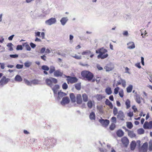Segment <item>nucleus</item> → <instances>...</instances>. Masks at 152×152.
I'll list each match as a JSON object with an SVG mask.
<instances>
[{"label":"nucleus","instance_id":"obj_1","mask_svg":"<svg viewBox=\"0 0 152 152\" xmlns=\"http://www.w3.org/2000/svg\"><path fill=\"white\" fill-rule=\"evenodd\" d=\"M107 52V50L104 48H102L96 50V53H99V54L97 56L98 58L103 59L107 57L108 56V54L106 53Z\"/></svg>","mask_w":152,"mask_h":152},{"label":"nucleus","instance_id":"obj_2","mask_svg":"<svg viewBox=\"0 0 152 152\" xmlns=\"http://www.w3.org/2000/svg\"><path fill=\"white\" fill-rule=\"evenodd\" d=\"M81 75L83 77L86 78L88 80H91L94 76L91 73L87 71H83L81 72Z\"/></svg>","mask_w":152,"mask_h":152},{"label":"nucleus","instance_id":"obj_3","mask_svg":"<svg viewBox=\"0 0 152 152\" xmlns=\"http://www.w3.org/2000/svg\"><path fill=\"white\" fill-rule=\"evenodd\" d=\"M45 82L47 85L50 86V87H52V86H53V84L56 83H57V79L55 78L50 77L46 79Z\"/></svg>","mask_w":152,"mask_h":152},{"label":"nucleus","instance_id":"obj_4","mask_svg":"<svg viewBox=\"0 0 152 152\" xmlns=\"http://www.w3.org/2000/svg\"><path fill=\"white\" fill-rule=\"evenodd\" d=\"M47 140L49 144L51 146H54L56 143V140L53 137H47Z\"/></svg>","mask_w":152,"mask_h":152},{"label":"nucleus","instance_id":"obj_5","mask_svg":"<svg viewBox=\"0 0 152 152\" xmlns=\"http://www.w3.org/2000/svg\"><path fill=\"white\" fill-rule=\"evenodd\" d=\"M63 77H66L68 78L67 79V81L68 83H73L76 82L77 81V79L75 77H71L69 76H67L64 75L63 76Z\"/></svg>","mask_w":152,"mask_h":152},{"label":"nucleus","instance_id":"obj_6","mask_svg":"<svg viewBox=\"0 0 152 152\" xmlns=\"http://www.w3.org/2000/svg\"><path fill=\"white\" fill-rule=\"evenodd\" d=\"M10 80V79L6 78L5 76H3L0 80V86H4L7 84Z\"/></svg>","mask_w":152,"mask_h":152},{"label":"nucleus","instance_id":"obj_7","mask_svg":"<svg viewBox=\"0 0 152 152\" xmlns=\"http://www.w3.org/2000/svg\"><path fill=\"white\" fill-rule=\"evenodd\" d=\"M56 21V18H51L45 21V23L48 25L50 26L52 24H55Z\"/></svg>","mask_w":152,"mask_h":152},{"label":"nucleus","instance_id":"obj_8","mask_svg":"<svg viewBox=\"0 0 152 152\" xmlns=\"http://www.w3.org/2000/svg\"><path fill=\"white\" fill-rule=\"evenodd\" d=\"M99 122L103 127H107L109 124V121L106 119H101L99 120Z\"/></svg>","mask_w":152,"mask_h":152},{"label":"nucleus","instance_id":"obj_9","mask_svg":"<svg viewBox=\"0 0 152 152\" xmlns=\"http://www.w3.org/2000/svg\"><path fill=\"white\" fill-rule=\"evenodd\" d=\"M54 96H56L58 90L59 88V86L58 85H55L53 87L52 86V87H51Z\"/></svg>","mask_w":152,"mask_h":152},{"label":"nucleus","instance_id":"obj_10","mask_svg":"<svg viewBox=\"0 0 152 152\" xmlns=\"http://www.w3.org/2000/svg\"><path fill=\"white\" fill-rule=\"evenodd\" d=\"M148 148V144L146 142L144 143L140 148V150L141 152H145L147 151Z\"/></svg>","mask_w":152,"mask_h":152},{"label":"nucleus","instance_id":"obj_11","mask_svg":"<svg viewBox=\"0 0 152 152\" xmlns=\"http://www.w3.org/2000/svg\"><path fill=\"white\" fill-rule=\"evenodd\" d=\"M145 129H150L152 128V121H150L149 123L145 122L143 126Z\"/></svg>","mask_w":152,"mask_h":152},{"label":"nucleus","instance_id":"obj_12","mask_svg":"<svg viewBox=\"0 0 152 152\" xmlns=\"http://www.w3.org/2000/svg\"><path fill=\"white\" fill-rule=\"evenodd\" d=\"M69 99L68 97H64L61 102V105H64L66 104H67L69 102Z\"/></svg>","mask_w":152,"mask_h":152},{"label":"nucleus","instance_id":"obj_13","mask_svg":"<svg viewBox=\"0 0 152 152\" xmlns=\"http://www.w3.org/2000/svg\"><path fill=\"white\" fill-rule=\"evenodd\" d=\"M117 117L118 119L121 121H124V118L125 117V116L123 112L121 111H119Z\"/></svg>","mask_w":152,"mask_h":152},{"label":"nucleus","instance_id":"obj_14","mask_svg":"<svg viewBox=\"0 0 152 152\" xmlns=\"http://www.w3.org/2000/svg\"><path fill=\"white\" fill-rule=\"evenodd\" d=\"M121 142L125 146H127L129 143V140L126 137H124L121 140Z\"/></svg>","mask_w":152,"mask_h":152},{"label":"nucleus","instance_id":"obj_15","mask_svg":"<svg viewBox=\"0 0 152 152\" xmlns=\"http://www.w3.org/2000/svg\"><path fill=\"white\" fill-rule=\"evenodd\" d=\"M76 100L77 104H80L82 103V100L81 94H78L77 95Z\"/></svg>","mask_w":152,"mask_h":152},{"label":"nucleus","instance_id":"obj_16","mask_svg":"<svg viewBox=\"0 0 152 152\" xmlns=\"http://www.w3.org/2000/svg\"><path fill=\"white\" fill-rule=\"evenodd\" d=\"M68 20V18L67 17H63L60 20L61 25L64 26L65 25L67 22Z\"/></svg>","mask_w":152,"mask_h":152},{"label":"nucleus","instance_id":"obj_17","mask_svg":"<svg viewBox=\"0 0 152 152\" xmlns=\"http://www.w3.org/2000/svg\"><path fill=\"white\" fill-rule=\"evenodd\" d=\"M57 94H58V97L57 98V99L58 100H60L61 97L64 96H66V94L65 93L61 91L58 92Z\"/></svg>","mask_w":152,"mask_h":152},{"label":"nucleus","instance_id":"obj_18","mask_svg":"<svg viewBox=\"0 0 152 152\" xmlns=\"http://www.w3.org/2000/svg\"><path fill=\"white\" fill-rule=\"evenodd\" d=\"M128 48L129 49H133L135 48V45L133 42H130L127 44Z\"/></svg>","mask_w":152,"mask_h":152},{"label":"nucleus","instance_id":"obj_19","mask_svg":"<svg viewBox=\"0 0 152 152\" xmlns=\"http://www.w3.org/2000/svg\"><path fill=\"white\" fill-rule=\"evenodd\" d=\"M142 99V98L140 96L136 95L135 96V99L136 102L138 104H140L141 102V100Z\"/></svg>","mask_w":152,"mask_h":152},{"label":"nucleus","instance_id":"obj_20","mask_svg":"<svg viewBox=\"0 0 152 152\" xmlns=\"http://www.w3.org/2000/svg\"><path fill=\"white\" fill-rule=\"evenodd\" d=\"M14 79L15 81L18 82H21L23 80L21 77L18 75H17L15 76Z\"/></svg>","mask_w":152,"mask_h":152},{"label":"nucleus","instance_id":"obj_21","mask_svg":"<svg viewBox=\"0 0 152 152\" xmlns=\"http://www.w3.org/2000/svg\"><path fill=\"white\" fill-rule=\"evenodd\" d=\"M117 135L119 137H121L124 135V132L121 129L118 130L116 132Z\"/></svg>","mask_w":152,"mask_h":152},{"label":"nucleus","instance_id":"obj_22","mask_svg":"<svg viewBox=\"0 0 152 152\" xmlns=\"http://www.w3.org/2000/svg\"><path fill=\"white\" fill-rule=\"evenodd\" d=\"M136 143L135 141H132L130 144L131 149L132 150H133L134 149L136 146Z\"/></svg>","mask_w":152,"mask_h":152},{"label":"nucleus","instance_id":"obj_23","mask_svg":"<svg viewBox=\"0 0 152 152\" xmlns=\"http://www.w3.org/2000/svg\"><path fill=\"white\" fill-rule=\"evenodd\" d=\"M63 73L59 70H57L54 72V75L56 77L61 76H62Z\"/></svg>","mask_w":152,"mask_h":152},{"label":"nucleus","instance_id":"obj_24","mask_svg":"<svg viewBox=\"0 0 152 152\" xmlns=\"http://www.w3.org/2000/svg\"><path fill=\"white\" fill-rule=\"evenodd\" d=\"M82 98L84 102H86L88 101V96L86 94L84 93L82 94Z\"/></svg>","mask_w":152,"mask_h":152},{"label":"nucleus","instance_id":"obj_25","mask_svg":"<svg viewBox=\"0 0 152 152\" xmlns=\"http://www.w3.org/2000/svg\"><path fill=\"white\" fill-rule=\"evenodd\" d=\"M131 102L129 99L126 100L125 102V104L126 106V108L127 109H129L131 107Z\"/></svg>","mask_w":152,"mask_h":152},{"label":"nucleus","instance_id":"obj_26","mask_svg":"<svg viewBox=\"0 0 152 152\" xmlns=\"http://www.w3.org/2000/svg\"><path fill=\"white\" fill-rule=\"evenodd\" d=\"M69 96L71 99L72 102H75L76 101L75 97L74 95V94L72 93H70L69 95Z\"/></svg>","mask_w":152,"mask_h":152},{"label":"nucleus","instance_id":"obj_27","mask_svg":"<svg viewBox=\"0 0 152 152\" xmlns=\"http://www.w3.org/2000/svg\"><path fill=\"white\" fill-rule=\"evenodd\" d=\"M105 103L106 104L108 105L110 108L111 109L113 108V105L111 102H110L108 99H106L105 101Z\"/></svg>","mask_w":152,"mask_h":152},{"label":"nucleus","instance_id":"obj_28","mask_svg":"<svg viewBox=\"0 0 152 152\" xmlns=\"http://www.w3.org/2000/svg\"><path fill=\"white\" fill-rule=\"evenodd\" d=\"M106 93L108 95H110L112 93V91L111 88L109 87H107L106 88L105 90Z\"/></svg>","mask_w":152,"mask_h":152},{"label":"nucleus","instance_id":"obj_29","mask_svg":"<svg viewBox=\"0 0 152 152\" xmlns=\"http://www.w3.org/2000/svg\"><path fill=\"white\" fill-rule=\"evenodd\" d=\"M93 103V102L91 100L88 101L87 103V105L89 108L91 109L92 108Z\"/></svg>","mask_w":152,"mask_h":152},{"label":"nucleus","instance_id":"obj_30","mask_svg":"<svg viewBox=\"0 0 152 152\" xmlns=\"http://www.w3.org/2000/svg\"><path fill=\"white\" fill-rule=\"evenodd\" d=\"M95 97L99 101H100L103 98H104V96H103L101 94H97L95 96Z\"/></svg>","mask_w":152,"mask_h":152},{"label":"nucleus","instance_id":"obj_31","mask_svg":"<svg viewBox=\"0 0 152 152\" xmlns=\"http://www.w3.org/2000/svg\"><path fill=\"white\" fill-rule=\"evenodd\" d=\"M89 118L91 120H94L95 119V114L94 112H92L90 114Z\"/></svg>","mask_w":152,"mask_h":152},{"label":"nucleus","instance_id":"obj_32","mask_svg":"<svg viewBox=\"0 0 152 152\" xmlns=\"http://www.w3.org/2000/svg\"><path fill=\"white\" fill-rule=\"evenodd\" d=\"M133 89V86L132 85H130L126 88V91L127 93L131 92Z\"/></svg>","mask_w":152,"mask_h":152},{"label":"nucleus","instance_id":"obj_33","mask_svg":"<svg viewBox=\"0 0 152 152\" xmlns=\"http://www.w3.org/2000/svg\"><path fill=\"white\" fill-rule=\"evenodd\" d=\"M126 126L129 129H131L133 127V125L132 123L130 122H127L126 123Z\"/></svg>","mask_w":152,"mask_h":152},{"label":"nucleus","instance_id":"obj_34","mask_svg":"<svg viewBox=\"0 0 152 152\" xmlns=\"http://www.w3.org/2000/svg\"><path fill=\"white\" fill-rule=\"evenodd\" d=\"M129 136L131 137H134L136 136L135 134L133 132L130 131L128 133Z\"/></svg>","mask_w":152,"mask_h":152},{"label":"nucleus","instance_id":"obj_35","mask_svg":"<svg viewBox=\"0 0 152 152\" xmlns=\"http://www.w3.org/2000/svg\"><path fill=\"white\" fill-rule=\"evenodd\" d=\"M72 56L75 59L78 60L81 59L82 58L81 56L80 55H78L76 54H75L74 56Z\"/></svg>","mask_w":152,"mask_h":152},{"label":"nucleus","instance_id":"obj_36","mask_svg":"<svg viewBox=\"0 0 152 152\" xmlns=\"http://www.w3.org/2000/svg\"><path fill=\"white\" fill-rule=\"evenodd\" d=\"M91 52L90 50H86L85 51L83 52L82 53V54L83 55H87L89 54H91Z\"/></svg>","mask_w":152,"mask_h":152},{"label":"nucleus","instance_id":"obj_37","mask_svg":"<svg viewBox=\"0 0 152 152\" xmlns=\"http://www.w3.org/2000/svg\"><path fill=\"white\" fill-rule=\"evenodd\" d=\"M120 88L118 87H117L115 88L114 89V93L115 94H118V93L119 92V91L120 90Z\"/></svg>","mask_w":152,"mask_h":152},{"label":"nucleus","instance_id":"obj_38","mask_svg":"<svg viewBox=\"0 0 152 152\" xmlns=\"http://www.w3.org/2000/svg\"><path fill=\"white\" fill-rule=\"evenodd\" d=\"M119 95L121 98H122L124 96V91L122 89H120L119 92Z\"/></svg>","mask_w":152,"mask_h":152},{"label":"nucleus","instance_id":"obj_39","mask_svg":"<svg viewBox=\"0 0 152 152\" xmlns=\"http://www.w3.org/2000/svg\"><path fill=\"white\" fill-rule=\"evenodd\" d=\"M24 81L25 83L27 85L31 86V82L29 81L28 80L26 79H24Z\"/></svg>","mask_w":152,"mask_h":152},{"label":"nucleus","instance_id":"obj_40","mask_svg":"<svg viewBox=\"0 0 152 152\" xmlns=\"http://www.w3.org/2000/svg\"><path fill=\"white\" fill-rule=\"evenodd\" d=\"M121 81L122 86L124 88L126 86V82L125 80L121 79Z\"/></svg>","mask_w":152,"mask_h":152},{"label":"nucleus","instance_id":"obj_41","mask_svg":"<svg viewBox=\"0 0 152 152\" xmlns=\"http://www.w3.org/2000/svg\"><path fill=\"white\" fill-rule=\"evenodd\" d=\"M97 108L98 111L100 113H103V110H102V107L101 106H97Z\"/></svg>","mask_w":152,"mask_h":152},{"label":"nucleus","instance_id":"obj_42","mask_svg":"<svg viewBox=\"0 0 152 152\" xmlns=\"http://www.w3.org/2000/svg\"><path fill=\"white\" fill-rule=\"evenodd\" d=\"M39 81L37 80H34L31 81V84H38L39 83Z\"/></svg>","mask_w":152,"mask_h":152},{"label":"nucleus","instance_id":"obj_43","mask_svg":"<svg viewBox=\"0 0 152 152\" xmlns=\"http://www.w3.org/2000/svg\"><path fill=\"white\" fill-rule=\"evenodd\" d=\"M42 68L43 70H45L44 71V73L45 74L47 75L48 74V73L46 71H48L49 70V68L48 67H42Z\"/></svg>","mask_w":152,"mask_h":152},{"label":"nucleus","instance_id":"obj_44","mask_svg":"<svg viewBox=\"0 0 152 152\" xmlns=\"http://www.w3.org/2000/svg\"><path fill=\"white\" fill-rule=\"evenodd\" d=\"M75 87L77 90H80L81 88V85L80 83H77L75 84Z\"/></svg>","mask_w":152,"mask_h":152},{"label":"nucleus","instance_id":"obj_45","mask_svg":"<svg viewBox=\"0 0 152 152\" xmlns=\"http://www.w3.org/2000/svg\"><path fill=\"white\" fill-rule=\"evenodd\" d=\"M24 44H26L25 47L26 49V50L28 51H30L31 50V48L29 45L28 44H27L26 43L23 44V45L24 46Z\"/></svg>","mask_w":152,"mask_h":152},{"label":"nucleus","instance_id":"obj_46","mask_svg":"<svg viewBox=\"0 0 152 152\" xmlns=\"http://www.w3.org/2000/svg\"><path fill=\"white\" fill-rule=\"evenodd\" d=\"M149 150L150 151L152 150V140H151L149 141Z\"/></svg>","mask_w":152,"mask_h":152},{"label":"nucleus","instance_id":"obj_47","mask_svg":"<svg viewBox=\"0 0 152 152\" xmlns=\"http://www.w3.org/2000/svg\"><path fill=\"white\" fill-rule=\"evenodd\" d=\"M138 132L140 134H143L144 132V130L142 129H140L138 130Z\"/></svg>","mask_w":152,"mask_h":152},{"label":"nucleus","instance_id":"obj_48","mask_svg":"<svg viewBox=\"0 0 152 152\" xmlns=\"http://www.w3.org/2000/svg\"><path fill=\"white\" fill-rule=\"evenodd\" d=\"M62 87L63 89H66L68 88V85L66 83H65L62 85Z\"/></svg>","mask_w":152,"mask_h":152},{"label":"nucleus","instance_id":"obj_49","mask_svg":"<svg viewBox=\"0 0 152 152\" xmlns=\"http://www.w3.org/2000/svg\"><path fill=\"white\" fill-rule=\"evenodd\" d=\"M123 35L125 37H128L129 36V34L127 31H124L123 33Z\"/></svg>","mask_w":152,"mask_h":152},{"label":"nucleus","instance_id":"obj_50","mask_svg":"<svg viewBox=\"0 0 152 152\" xmlns=\"http://www.w3.org/2000/svg\"><path fill=\"white\" fill-rule=\"evenodd\" d=\"M104 69L106 72L111 71L113 69L112 67H104Z\"/></svg>","mask_w":152,"mask_h":152},{"label":"nucleus","instance_id":"obj_51","mask_svg":"<svg viewBox=\"0 0 152 152\" xmlns=\"http://www.w3.org/2000/svg\"><path fill=\"white\" fill-rule=\"evenodd\" d=\"M115 127V125L114 124H112L110 126V129L111 130H113Z\"/></svg>","mask_w":152,"mask_h":152},{"label":"nucleus","instance_id":"obj_52","mask_svg":"<svg viewBox=\"0 0 152 152\" xmlns=\"http://www.w3.org/2000/svg\"><path fill=\"white\" fill-rule=\"evenodd\" d=\"M31 64V63L28 61L24 63L25 66H30Z\"/></svg>","mask_w":152,"mask_h":152},{"label":"nucleus","instance_id":"obj_53","mask_svg":"<svg viewBox=\"0 0 152 152\" xmlns=\"http://www.w3.org/2000/svg\"><path fill=\"white\" fill-rule=\"evenodd\" d=\"M23 49V48L22 46L21 45H17L16 49L17 50H22Z\"/></svg>","mask_w":152,"mask_h":152},{"label":"nucleus","instance_id":"obj_54","mask_svg":"<svg viewBox=\"0 0 152 152\" xmlns=\"http://www.w3.org/2000/svg\"><path fill=\"white\" fill-rule=\"evenodd\" d=\"M18 56L17 54H12L10 55V56L11 58H17L18 57Z\"/></svg>","mask_w":152,"mask_h":152},{"label":"nucleus","instance_id":"obj_55","mask_svg":"<svg viewBox=\"0 0 152 152\" xmlns=\"http://www.w3.org/2000/svg\"><path fill=\"white\" fill-rule=\"evenodd\" d=\"M113 113L114 115H116L118 113L117 109L116 107H114L113 109Z\"/></svg>","mask_w":152,"mask_h":152},{"label":"nucleus","instance_id":"obj_56","mask_svg":"<svg viewBox=\"0 0 152 152\" xmlns=\"http://www.w3.org/2000/svg\"><path fill=\"white\" fill-rule=\"evenodd\" d=\"M40 36V32L39 31H37L35 32V36L36 37H39Z\"/></svg>","mask_w":152,"mask_h":152},{"label":"nucleus","instance_id":"obj_57","mask_svg":"<svg viewBox=\"0 0 152 152\" xmlns=\"http://www.w3.org/2000/svg\"><path fill=\"white\" fill-rule=\"evenodd\" d=\"M127 115L130 117H132L133 115V113L132 112H129L127 113Z\"/></svg>","mask_w":152,"mask_h":152},{"label":"nucleus","instance_id":"obj_58","mask_svg":"<svg viewBox=\"0 0 152 152\" xmlns=\"http://www.w3.org/2000/svg\"><path fill=\"white\" fill-rule=\"evenodd\" d=\"M111 120L112 122L114 123H116V119L115 117H112L111 118Z\"/></svg>","mask_w":152,"mask_h":152},{"label":"nucleus","instance_id":"obj_59","mask_svg":"<svg viewBox=\"0 0 152 152\" xmlns=\"http://www.w3.org/2000/svg\"><path fill=\"white\" fill-rule=\"evenodd\" d=\"M132 109L133 110L134 112L135 113L137 111V108L136 107V106L135 105H133L132 106Z\"/></svg>","mask_w":152,"mask_h":152},{"label":"nucleus","instance_id":"obj_60","mask_svg":"<svg viewBox=\"0 0 152 152\" xmlns=\"http://www.w3.org/2000/svg\"><path fill=\"white\" fill-rule=\"evenodd\" d=\"M55 71V69L54 67H52L50 69L49 71V73L50 74L53 72Z\"/></svg>","mask_w":152,"mask_h":152},{"label":"nucleus","instance_id":"obj_61","mask_svg":"<svg viewBox=\"0 0 152 152\" xmlns=\"http://www.w3.org/2000/svg\"><path fill=\"white\" fill-rule=\"evenodd\" d=\"M30 45L31 47L33 48H34L36 46V45L32 42L30 43Z\"/></svg>","mask_w":152,"mask_h":152},{"label":"nucleus","instance_id":"obj_62","mask_svg":"<svg viewBox=\"0 0 152 152\" xmlns=\"http://www.w3.org/2000/svg\"><path fill=\"white\" fill-rule=\"evenodd\" d=\"M45 47L42 48L40 50V53H44L45 51Z\"/></svg>","mask_w":152,"mask_h":152},{"label":"nucleus","instance_id":"obj_63","mask_svg":"<svg viewBox=\"0 0 152 152\" xmlns=\"http://www.w3.org/2000/svg\"><path fill=\"white\" fill-rule=\"evenodd\" d=\"M74 38L73 36L72 35H69V39L70 40V43H72V42L71 41Z\"/></svg>","mask_w":152,"mask_h":152},{"label":"nucleus","instance_id":"obj_64","mask_svg":"<svg viewBox=\"0 0 152 152\" xmlns=\"http://www.w3.org/2000/svg\"><path fill=\"white\" fill-rule=\"evenodd\" d=\"M14 36V35L13 34L11 35V36H10L8 38V39L9 40H12L13 37Z\"/></svg>","mask_w":152,"mask_h":152}]
</instances>
